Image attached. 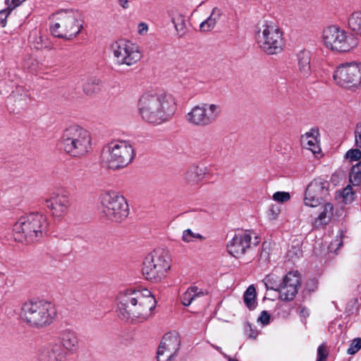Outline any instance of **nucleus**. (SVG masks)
<instances>
[{
    "mask_svg": "<svg viewBox=\"0 0 361 361\" xmlns=\"http://www.w3.org/2000/svg\"><path fill=\"white\" fill-rule=\"evenodd\" d=\"M177 109L173 95L162 89L145 92L137 102L138 113L147 123L159 125L169 121Z\"/></svg>",
    "mask_w": 361,
    "mask_h": 361,
    "instance_id": "1",
    "label": "nucleus"
},
{
    "mask_svg": "<svg viewBox=\"0 0 361 361\" xmlns=\"http://www.w3.org/2000/svg\"><path fill=\"white\" fill-rule=\"evenodd\" d=\"M118 301L120 316L132 322L147 320L156 306V300L147 289L121 292L118 296Z\"/></svg>",
    "mask_w": 361,
    "mask_h": 361,
    "instance_id": "2",
    "label": "nucleus"
},
{
    "mask_svg": "<svg viewBox=\"0 0 361 361\" xmlns=\"http://www.w3.org/2000/svg\"><path fill=\"white\" fill-rule=\"evenodd\" d=\"M20 319L32 327L40 328L51 324L56 317L54 305L45 300L25 302L19 314Z\"/></svg>",
    "mask_w": 361,
    "mask_h": 361,
    "instance_id": "3",
    "label": "nucleus"
},
{
    "mask_svg": "<svg viewBox=\"0 0 361 361\" xmlns=\"http://www.w3.org/2000/svg\"><path fill=\"white\" fill-rule=\"evenodd\" d=\"M47 217L35 212L21 216L13 225V235L20 242L32 243L40 239L48 228Z\"/></svg>",
    "mask_w": 361,
    "mask_h": 361,
    "instance_id": "4",
    "label": "nucleus"
},
{
    "mask_svg": "<svg viewBox=\"0 0 361 361\" xmlns=\"http://www.w3.org/2000/svg\"><path fill=\"white\" fill-rule=\"evenodd\" d=\"M63 149L71 157H82L92 149L90 133L84 128L72 125L66 128L61 136Z\"/></svg>",
    "mask_w": 361,
    "mask_h": 361,
    "instance_id": "5",
    "label": "nucleus"
},
{
    "mask_svg": "<svg viewBox=\"0 0 361 361\" xmlns=\"http://www.w3.org/2000/svg\"><path fill=\"white\" fill-rule=\"evenodd\" d=\"M135 154L134 148L128 141L114 140L103 147L102 162L109 169L118 170L127 166L133 159Z\"/></svg>",
    "mask_w": 361,
    "mask_h": 361,
    "instance_id": "6",
    "label": "nucleus"
},
{
    "mask_svg": "<svg viewBox=\"0 0 361 361\" xmlns=\"http://www.w3.org/2000/svg\"><path fill=\"white\" fill-rule=\"evenodd\" d=\"M82 29V15L77 10H62L54 15L50 25L51 34L59 38L71 39Z\"/></svg>",
    "mask_w": 361,
    "mask_h": 361,
    "instance_id": "7",
    "label": "nucleus"
},
{
    "mask_svg": "<svg viewBox=\"0 0 361 361\" xmlns=\"http://www.w3.org/2000/svg\"><path fill=\"white\" fill-rule=\"evenodd\" d=\"M255 38L259 49L268 55L278 54L283 49V32L274 23L259 24Z\"/></svg>",
    "mask_w": 361,
    "mask_h": 361,
    "instance_id": "8",
    "label": "nucleus"
},
{
    "mask_svg": "<svg viewBox=\"0 0 361 361\" xmlns=\"http://www.w3.org/2000/svg\"><path fill=\"white\" fill-rule=\"evenodd\" d=\"M171 262L168 251L154 250L146 257L142 269V274L148 281L160 282L170 270Z\"/></svg>",
    "mask_w": 361,
    "mask_h": 361,
    "instance_id": "9",
    "label": "nucleus"
},
{
    "mask_svg": "<svg viewBox=\"0 0 361 361\" xmlns=\"http://www.w3.org/2000/svg\"><path fill=\"white\" fill-rule=\"evenodd\" d=\"M102 213L111 221L121 222L129 214L128 205L123 196L116 191H108L101 195Z\"/></svg>",
    "mask_w": 361,
    "mask_h": 361,
    "instance_id": "10",
    "label": "nucleus"
},
{
    "mask_svg": "<svg viewBox=\"0 0 361 361\" xmlns=\"http://www.w3.org/2000/svg\"><path fill=\"white\" fill-rule=\"evenodd\" d=\"M322 40L326 48L339 52L348 51L357 44L356 38L348 35L345 30L336 26H330L324 29Z\"/></svg>",
    "mask_w": 361,
    "mask_h": 361,
    "instance_id": "11",
    "label": "nucleus"
},
{
    "mask_svg": "<svg viewBox=\"0 0 361 361\" xmlns=\"http://www.w3.org/2000/svg\"><path fill=\"white\" fill-rule=\"evenodd\" d=\"M221 114V107L215 104L202 103L193 106L185 115L190 124L205 127L214 123Z\"/></svg>",
    "mask_w": 361,
    "mask_h": 361,
    "instance_id": "12",
    "label": "nucleus"
},
{
    "mask_svg": "<svg viewBox=\"0 0 361 361\" xmlns=\"http://www.w3.org/2000/svg\"><path fill=\"white\" fill-rule=\"evenodd\" d=\"M110 49L120 65L128 66L136 63L141 59L138 47L130 41L120 39L111 44Z\"/></svg>",
    "mask_w": 361,
    "mask_h": 361,
    "instance_id": "13",
    "label": "nucleus"
},
{
    "mask_svg": "<svg viewBox=\"0 0 361 361\" xmlns=\"http://www.w3.org/2000/svg\"><path fill=\"white\" fill-rule=\"evenodd\" d=\"M334 79L346 88L361 87V63H346L338 66Z\"/></svg>",
    "mask_w": 361,
    "mask_h": 361,
    "instance_id": "14",
    "label": "nucleus"
},
{
    "mask_svg": "<svg viewBox=\"0 0 361 361\" xmlns=\"http://www.w3.org/2000/svg\"><path fill=\"white\" fill-rule=\"evenodd\" d=\"M329 183L322 178L314 179L307 187L304 203L314 207L321 204L329 195Z\"/></svg>",
    "mask_w": 361,
    "mask_h": 361,
    "instance_id": "15",
    "label": "nucleus"
},
{
    "mask_svg": "<svg viewBox=\"0 0 361 361\" xmlns=\"http://www.w3.org/2000/svg\"><path fill=\"white\" fill-rule=\"evenodd\" d=\"M44 204L51 216L58 219H62L68 214L71 204L68 195L61 191L51 192L45 198Z\"/></svg>",
    "mask_w": 361,
    "mask_h": 361,
    "instance_id": "16",
    "label": "nucleus"
},
{
    "mask_svg": "<svg viewBox=\"0 0 361 361\" xmlns=\"http://www.w3.org/2000/svg\"><path fill=\"white\" fill-rule=\"evenodd\" d=\"M180 345L178 334L170 332L163 337L157 351L158 361H173Z\"/></svg>",
    "mask_w": 361,
    "mask_h": 361,
    "instance_id": "17",
    "label": "nucleus"
},
{
    "mask_svg": "<svg viewBox=\"0 0 361 361\" xmlns=\"http://www.w3.org/2000/svg\"><path fill=\"white\" fill-rule=\"evenodd\" d=\"M300 285V274L297 271L289 272L284 277L282 284L276 290L279 293V298L281 300L290 301L298 293Z\"/></svg>",
    "mask_w": 361,
    "mask_h": 361,
    "instance_id": "18",
    "label": "nucleus"
},
{
    "mask_svg": "<svg viewBox=\"0 0 361 361\" xmlns=\"http://www.w3.org/2000/svg\"><path fill=\"white\" fill-rule=\"evenodd\" d=\"M250 231H238L227 243L228 252L233 257H239L250 247Z\"/></svg>",
    "mask_w": 361,
    "mask_h": 361,
    "instance_id": "19",
    "label": "nucleus"
},
{
    "mask_svg": "<svg viewBox=\"0 0 361 361\" xmlns=\"http://www.w3.org/2000/svg\"><path fill=\"white\" fill-rule=\"evenodd\" d=\"M66 352L59 343L42 347L38 352L39 361H65Z\"/></svg>",
    "mask_w": 361,
    "mask_h": 361,
    "instance_id": "20",
    "label": "nucleus"
},
{
    "mask_svg": "<svg viewBox=\"0 0 361 361\" xmlns=\"http://www.w3.org/2000/svg\"><path fill=\"white\" fill-rule=\"evenodd\" d=\"M60 345L66 355L75 353L79 348V341L76 333L71 329L62 330L59 335Z\"/></svg>",
    "mask_w": 361,
    "mask_h": 361,
    "instance_id": "21",
    "label": "nucleus"
},
{
    "mask_svg": "<svg viewBox=\"0 0 361 361\" xmlns=\"http://www.w3.org/2000/svg\"><path fill=\"white\" fill-rule=\"evenodd\" d=\"M207 297V293L199 289L197 287L192 286L182 295L181 302L185 306H189L192 303L199 304L202 299Z\"/></svg>",
    "mask_w": 361,
    "mask_h": 361,
    "instance_id": "22",
    "label": "nucleus"
},
{
    "mask_svg": "<svg viewBox=\"0 0 361 361\" xmlns=\"http://www.w3.org/2000/svg\"><path fill=\"white\" fill-rule=\"evenodd\" d=\"M318 135L319 131L317 129H311L301 137L302 147L310 150L314 154L318 153L320 150L318 145Z\"/></svg>",
    "mask_w": 361,
    "mask_h": 361,
    "instance_id": "23",
    "label": "nucleus"
},
{
    "mask_svg": "<svg viewBox=\"0 0 361 361\" xmlns=\"http://www.w3.org/2000/svg\"><path fill=\"white\" fill-rule=\"evenodd\" d=\"M310 54L309 51H302L298 55V71L302 78H307L311 73Z\"/></svg>",
    "mask_w": 361,
    "mask_h": 361,
    "instance_id": "24",
    "label": "nucleus"
},
{
    "mask_svg": "<svg viewBox=\"0 0 361 361\" xmlns=\"http://www.w3.org/2000/svg\"><path fill=\"white\" fill-rule=\"evenodd\" d=\"M318 217L314 223L315 227L326 225L333 216L334 207L330 202L325 203L321 208Z\"/></svg>",
    "mask_w": 361,
    "mask_h": 361,
    "instance_id": "25",
    "label": "nucleus"
},
{
    "mask_svg": "<svg viewBox=\"0 0 361 361\" xmlns=\"http://www.w3.org/2000/svg\"><path fill=\"white\" fill-rule=\"evenodd\" d=\"M221 16V10L218 8H214L209 16L204 20L200 25V30L202 32H209L214 28L216 23Z\"/></svg>",
    "mask_w": 361,
    "mask_h": 361,
    "instance_id": "26",
    "label": "nucleus"
},
{
    "mask_svg": "<svg viewBox=\"0 0 361 361\" xmlns=\"http://www.w3.org/2000/svg\"><path fill=\"white\" fill-rule=\"evenodd\" d=\"M204 170L196 166L188 169L185 174V179L188 184L197 185L204 178Z\"/></svg>",
    "mask_w": 361,
    "mask_h": 361,
    "instance_id": "27",
    "label": "nucleus"
},
{
    "mask_svg": "<svg viewBox=\"0 0 361 361\" xmlns=\"http://www.w3.org/2000/svg\"><path fill=\"white\" fill-rule=\"evenodd\" d=\"M102 87V80L96 77H90L83 85V91L87 95H93L98 93Z\"/></svg>",
    "mask_w": 361,
    "mask_h": 361,
    "instance_id": "28",
    "label": "nucleus"
},
{
    "mask_svg": "<svg viewBox=\"0 0 361 361\" xmlns=\"http://www.w3.org/2000/svg\"><path fill=\"white\" fill-rule=\"evenodd\" d=\"M171 22L179 36L185 34L187 30L185 17L182 13L173 12L171 16Z\"/></svg>",
    "mask_w": 361,
    "mask_h": 361,
    "instance_id": "29",
    "label": "nucleus"
},
{
    "mask_svg": "<svg viewBox=\"0 0 361 361\" xmlns=\"http://www.w3.org/2000/svg\"><path fill=\"white\" fill-rule=\"evenodd\" d=\"M348 27L355 34L361 36V11H355L350 15Z\"/></svg>",
    "mask_w": 361,
    "mask_h": 361,
    "instance_id": "30",
    "label": "nucleus"
},
{
    "mask_svg": "<svg viewBox=\"0 0 361 361\" xmlns=\"http://www.w3.org/2000/svg\"><path fill=\"white\" fill-rule=\"evenodd\" d=\"M244 302L250 310L256 307V290L253 285L250 286L244 293Z\"/></svg>",
    "mask_w": 361,
    "mask_h": 361,
    "instance_id": "31",
    "label": "nucleus"
},
{
    "mask_svg": "<svg viewBox=\"0 0 361 361\" xmlns=\"http://www.w3.org/2000/svg\"><path fill=\"white\" fill-rule=\"evenodd\" d=\"M349 181L354 186L361 184V161L353 166L349 174Z\"/></svg>",
    "mask_w": 361,
    "mask_h": 361,
    "instance_id": "32",
    "label": "nucleus"
},
{
    "mask_svg": "<svg viewBox=\"0 0 361 361\" xmlns=\"http://www.w3.org/2000/svg\"><path fill=\"white\" fill-rule=\"evenodd\" d=\"M340 195L342 198V201L345 204H350L355 199V194L350 185H348L345 188H343V190L340 192Z\"/></svg>",
    "mask_w": 361,
    "mask_h": 361,
    "instance_id": "33",
    "label": "nucleus"
},
{
    "mask_svg": "<svg viewBox=\"0 0 361 361\" xmlns=\"http://www.w3.org/2000/svg\"><path fill=\"white\" fill-rule=\"evenodd\" d=\"M192 238L199 239L203 240L205 238L200 233H196L192 231L191 229L188 228L183 232L182 240L185 243H190L192 241Z\"/></svg>",
    "mask_w": 361,
    "mask_h": 361,
    "instance_id": "34",
    "label": "nucleus"
},
{
    "mask_svg": "<svg viewBox=\"0 0 361 361\" xmlns=\"http://www.w3.org/2000/svg\"><path fill=\"white\" fill-rule=\"evenodd\" d=\"M345 158L349 162L357 161L361 158V149L357 147L356 149H350L348 150L345 154Z\"/></svg>",
    "mask_w": 361,
    "mask_h": 361,
    "instance_id": "35",
    "label": "nucleus"
},
{
    "mask_svg": "<svg viewBox=\"0 0 361 361\" xmlns=\"http://www.w3.org/2000/svg\"><path fill=\"white\" fill-rule=\"evenodd\" d=\"M361 349V338H355L352 341L347 353L349 355H354Z\"/></svg>",
    "mask_w": 361,
    "mask_h": 361,
    "instance_id": "36",
    "label": "nucleus"
},
{
    "mask_svg": "<svg viewBox=\"0 0 361 361\" xmlns=\"http://www.w3.org/2000/svg\"><path fill=\"white\" fill-rule=\"evenodd\" d=\"M13 13L16 14V12H13L12 10L6 6L5 8L0 11V26L5 27L6 25V19L7 18L12 15Z\"/></svg>",
    "mask_w": 361,
    "mask_h": 361,
    "instance_id": "37",
    "label": "nucleus"
},
{
    "mask_svg": "<svg viewBox=\"0 0 361 361\" xmlns=\"http://www.w3.org/2000/svg\"><path fill=\"white\" fill-rule=\"evenodd\" d=\"M290 198V194L287 192H276L273 195V199L279 202H287Z\"/></svg>",
    "mask_w": 361,
    "mask_h": 361,
    "instance_id": "38",
    "label": "nucleus"
},
{
    "mask_svg": "<svg viewBox=\"0 0 361 361\" xmlns=\"http://www.w3.org/2000/svg\"><path fill=\"white\" fill-rule=\"evenodd\" d=\"M354 133L355 146L361 149V123L356 125Z\"/></svg>",
    "mask_w": 361,
    "mask_h": 361,
    "instance_id": "39",
    "label": "nucleus"
},
{
    "mask_svg": "<svg viewBox=\"0 0 361 361\" xmlns=\"http://www.w3.org/2000/svg\"><path fill=\"white\" fill-rule=\"evenodd\" d=\"M328 351L326 350V346L324 344L320 345L317 349V358L326 361Z\"/></svg>",
    "mask_w": 361,
    "mask_h": 361,
    "instance_id": "40",
    "label": "nucleus"
},
{
    "mask_svg": "<svg viewBox=\"0 0 361 361\" xmlns=\"http://www.w3.org/2000/svg\"><path fill=\"white\" fill-rule=\"evenodd\" d=\"M149 31L148 25L145 22H141L137 25V33L139 35L145 36Z\"/></svg>",
    "mask_w": 361,
    "mask_h": 361,
    "instance_id": "41",
    "label": "nucleus"
},
{
    "mask_svg": "<svg viewBox=\"0 0 361 361\" xmlns=\"http://www.w3.org/2000/svg\"><path fill=\"white\" fill-rule=\"evenodd\" d=\"M270 320V314L267 311H262L258 321L262 324L266 325L268 324Z\"/></svg>",
    "mask_w": 361,
    "mask_h": 361,
    "instance_id": "42",
    "label": "nucleus"
},
{
    "mask_svg": "<svg viewBox=\"0 0 361 361\" xmlns=\"http://www.w3.org/2000/svg\"><path fill=\"white\" fill-rule=\"evenodd\" d=\"M269 212L270 219H276L279 214V209L277 207L272 206Z\"/></svg>",
    "mask_w": 361,
    "mask_h": 361,
    "instance_id": "43",
    "label": "nucleus"
},
{
    "mask_svg": "<svg viewBox=\"0 0 361 361\" xmlns=\"http://www.w3.org/2000/svg\"><path fill=\"white\" fill-rule=\"evenodd\" d=\"M118 4L123 8H128L129 7V1L128 0H118Z\"/></svg>",
    "mask_w": 361,
    "mask_h": 361,
    "instance_id": "44",
    "label": "nucleus"
},
{
    "mask_svg": "<svg viewBox=\"0 0 361 361\" xmlns=\"http://www.w3.org/2000/svg\"><path fill=\"white\" fill-rule=\"evenodd\" d=\"M300 314L303 317H306L309 315V311L305 307H300Z\"/></svg>",
    "mask_w": 361,
    "mask_h": 361,
    "instance_id": "45",
    "label": "nucleus"
},
{
    "mask_svg": "<svg viewBox=\"0 0 361 361\" xmlns=\"http://www.w3.org/2000/svg\"><path fill=\"white\" fill-rule=\"evenodd\" d=\"M23 101V104H20V106H23L27 104V97L26 95L23 96V98L21 99Z\"/></svg>",
    "mask_w": 361,
    "mask_h": 361,
    "instance_id": "46",
    "label": "nucleus"
},
{
    "mask_svg": "<svg viewBox=\"0 0 361 361\" xmlns=\"http://www.w3.org/2000/svg\"><path fill=\"white\" fill-rule=\"evenodd\" d=\"M293 252L295 254L296 257H298V254H300L301 251L298 247H293Z\"/></svg>",
    "mask_w": 361,
    "mask_h": 361,
    "instance_id": "47",
    "label": "nucleus"
},
{
    "mask_svg": "<svg viewBox=\"0 0 361 361\" xmlns=\"http://www.w3.org/2000/svg\"><path fill=\"white\" fill-rule=\"evenodd\" d=\"M291 252H291V250H289V251H288V256H290V257H292V258H293V256H292V255H291Z\"/></svg>",
    "mask_w": 361,
    "mask_h": 361,
    "instance_id": "48",
    "label": "nucleus"
},
{
    "mask_svg": "<svg viewBox=\"0 0 361 361\" xmlns=\"http://www.w3.org/2000/svg\"><path fill=\"white\" fill-rule=\"evenodd\" d=\"M213 347H214L215 349L218 350H221V348H220L219 347H218V346H214V345Z\"/></svg>",
    "mask_w": 361,
    "mask_h": 361,
    "instance_id": "49",
    "label": "nucleus"
},
{
    "mask_svg": "<svg viewBox=\"0 0 361 361\" xmlns=\"http://www.w3.org/2000/svg\"><path fill=\"white\" fill-rule=\"evenodd\" d=\"M30 11H28V13H27V15H26L25 18H27V16H28L30 15Z\"/></svg>",
    "mask_w": 361,
    "mask_h": 361,
    "instance_id": "50",
    "label": "nucleus"
},
{
    "mask_svg": "<svg viewBox=\"0 0 361 361\" xmlns=\"http://www.w3.org/2000/svg\"><path fill=\"white\" fill-rule=\"evenodd\" d=\"M337 241L339 242V245H341V244H342L341 242H340L339 240H337Z\"/></svg>",
    "mask_w": 361,
    "mask_h": 361,
    "instance_id": "51",
    "label": "nucleus"
}]
</instances>
